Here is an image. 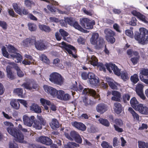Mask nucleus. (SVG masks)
I'll return each instance as SVG.
<instances>
[{
  "label": "nucleus",
  "instance_id": "nucleus-1",
  "mask_svg": "<svg viewBox=\"0 0 148 148\" xmlns=\"http://www.w3.org/2000/svg\"><path fill=\"white\" fill-rule=\"evenodd\" d=\"M139 30L140 34L135 36V39L141 44H146L148 42V30L145 28H141L139 29Z\"/></svg>",
  "mask_w": 148,
  "mask_h": 148
},
{
  "label": "nucleus",
  "instance_id": "nucleus-2",
  "mask_svg": "<svg viewBox=\"0 0 148 148\" xmlns=\"http://www.w3.org/2000/svg\"><path fill=\"white\" fill-rule=\"evenodd\" d=\"M49 80L54 84L61 86L63 84L64 79L62 76L59 73L53 72L49 75Z\"/></svg>",
  "mask_w": 148,
  "mask_h": 148
},
{
  "label": "nucleus",
  "instance_id": "nucleus-3",
  "mask_svg": "<svg viewBox=\"0 0 148 148\" xmlns=\"http://www.w3.org/2000/svg\"><path fill=\"white\" fill-rule=\"evenodd\" d=\"M8 51L10 53V56L13 58L17 59V61L16 62H20L22 59V57L21 55L17 53V50L14 47L11 45H9L8 47Z\"/></svg>",
  "mask_w": 148,
  "mask_h": 148
},
{
  "label": "nucleus",
  "instance_id": "nucleus-4",
  "mask_svg": "<svg viewBox=\"0 0 148 148\" xmlns=\"http://www.w3.org/2000/svg\"><path fill=\"white\" fill-rule=\"evenodd\" d=\"M81 24L87 29H91L93 28V25L95 24L93 20H91L86 18H81L79 20Z\"/></svg>",
  "mask_w": 148,
  "mask_h": 148
},
{
  "label": "nucleus",
  "instance_id": "nucleus-5",
  "mask_svg": "<svg viewBox=\"0 0 148 148\" xmlns=\"http://www.w3.org/2000/svg\"><path fill=\"white\" fill-rule=\"evenodd\" d=\"M83 87L80 85H79L77 88L78 90L81 91L83 90L82 94H90L92 96L95 98H99V94L97 93L96 91L94 90L87 88H84V89Z\"/></svg>",
  "mask_w": 148,
  "mask_h": 148
},
{
  "label": "nucleus",
  "instance_id": "nucleus-6",
  "mask_svg": "<svg viewBox=\"0 0 148 148\" xmlns=\"http://www.w3.org/2000/svg\"><path fill=\"white\" fill-rule=\"evenodd\" d=\"M90 41L91 44L99 47L103 44V40L99 38V35L97 33H94L92 34Z\"/></svg>",
  "mask_w": 148,
  "mask_h": 148
},
{
  "label": "nucleus",
  "instance_id": "nucleus-7",
  "mask_svg": "<svg viewBox=\"0 0 148 148\" xmlns=\"http://www.w3.org/2000/svg\"><path fill=\"white\" fill-rule=\"evenodd\" d=\"M104 33L106 34V38L108 42L113 43L115 41V39L113 37L115 35V33L109 29L105 30Z\"/></svg>",
  "mask_w": 148,
  "mask_h": 148
},
{
  "label": "nucleus",
  "instance_id": "nucleus-8",
  "mask_svg": "<svg viewBox=\"0 0 148 148\" xmlns=\"http://www.w3.org/2000/svg\"><path fill=\"white\" fill-rule=\"evenodd\" d=\"M107 69L110 73L112 72V70L116 75L119 76L121 75V70L115 64L112 63L109 64H105Z\"/></svg>",
  "mask_w": 148,
  "mask_h": 148
},
{
  "label": "nucleus",
  "instance_id": "nucleus-9",
  "mask_svg": "<svg viewBox=\"0 0 148 148\" xmlns=\"http://www.w3.org/2000/svg\"><path fill=\"white\" fill-rule=\"evenodd\" d=\"M35 119L34 116L32 115L29 117L26 115H25L23 116V123L26 126L31 127L33 124Z\"/></svg>",
  "mask_w": 148,
  "mask_h": 148
},
{
  "label": "nucleus",
  "instance_id": "nucleus-10",
  "mask_svg": "<svg viewBox=\"0 0 148 148\" xmlns=\"http://www.w3.org/2000/svg\"><path fill=\"white\" fill-rule=\"evenodd\" d=\"M61 45L68 52L69 54L71 55L74 58L77 57V56L74 54L76 53V50L74 47L70 45H67L64 42H62Z\"/></svg>",
  "mask_w": 148,
  "mask_h": 148
},
{
  "label": "nucleus",
  "instance_id": "nucleus-11",
  "mask_svg": "<svg viewBox=\"0 0 148 148\" xmlns=\"http://www.w3.org/2000/svg\"><path fill=\"white\" fill-rule=\"evenodd\" d=\"M143 84L138 83L136 87V91L138 95L142 99L145 100L146 98L143 93Z\"/></svg>",
  "mask_w": 148,
  "mask_h": 148
},
{
  "label": "nucleus",
  "instance_id": "nucleus-12",
  "mask_svg": "<svg viewBox=\"0 0 148 148\" xmlns=\"http://www.w3.org/2000/svg\"><path fill=\"white\" fill-rule=\"evenodd\" d=\"M43 88L45 91L50 94L53 97H55L56 96L58 90L56 89L46 85H44Z\"/></svg>",
  "mask_w": 148,
  "mask_h": 148
},
{
  "label": "nucleus",
  "instance_id": "nucleus-13",
  "mask_svg": "<svg viewBox=\"0 0 148 148\" xmlns=\"http://www.w3.org/2000/svg\"><path fill=\"white\" fill-rule=\"evenodd\" d=\"M37 141L46 145H49L52 143L51 140L47 137L41 136L37 138Z\"/></svg>",
  "mask_w": 148,
  "mask_h": 148
},
{
  "label": "nucleus",
  "instance_id": "nucleus-14",
  "mask_svg": "<svg viewBox=\"0 0 148 148\" xmlns=\"http://www.w3.org/2000/svg\"><path fill=\"white\" fill-rule=\"evenodd\" d=\"M112 94L113 95L111 98L112 100L117 102L121 101V94L120 92L116 90H112Z\"/></svg>",
  "mask_w": 148,
  "mask_h": 148
},
{
  "label": "nucleus",
  "instance_id": "nucleus-15",
  "mask_svg": "<svg viewBox=\"0 0 148 148\" xmlns=\"http://www.w3.org/2000/svg\"><path fill=\"white\" fill-rule=\"evenodd\" d=\"M140 113L144 114H148V108L143 104H140L138 106V108L136 110Z\"/></svg>",
  "mask_w": 148,
  "mask_h": 148
},
{
  "label": "nucleus",
  "instance_id": "nucleus-16",
  "mask_svg": "<svg viewBox=\"0 0 148 148\" xmlns=\"http://www.w3.org/2000/svg\"><path fill=\"white\" fill-rule=\"evenodd\" d=\"M106 79V82L108 83L111 88L112 89H118V87L120 86L119 84L109 77L107 78Z\"/></svg>",
  "mask_w": 148,
  "mask_h": 148
},
{
  "label": "nucleus",
  "instance_id": "nucleus-17",
  "mask_svg": "<svg viewBox=\"0 0 148 148\" xmlns=\"http://www.w3.org/2000/svg\"><path fill=\"white\" fill-rule=\"evenodd\" d=\"M35 42V46L36 48L39 50H42L47 48V46L41 40H39Z\"/></svg>",
  "mask_w": 148,
  "mask_h": 148
},
{
  "label": "nucleus",
  "instance_id": "nucleus-18",
  "mask_svg": "<svg viewBox=\"0 0 148 148\" xmlns=\"http://www.w3.org/2000/svg\"><path fill=\"white\" fill-rule=\"evenodd\" d=\"M96 109L98 112L103 114L107 110L108 107L104 104L101 103L97 105Z\"/></svg>",
  "mask_w": 148,
  "mask_h": 148
},
{
  "label": "nucleus",
  "instance_id": "nucleus-19",
  "mask_svg": "<svg viewBox=\"0 0 148 148\" xmlns=\"http://www.w3.org/2000/svg\"><path fill=\"white\" fill-rule=\"evenodd\" d=\"M71 125L76 128L82 131H84L86 130V126L82 123L75 121L72 122Z\"/></svg>",
  "mask_w": 148,
  "mask_h": 148
},
{
  "label": "nucleus",
  "instance_id": "nucleus-20",
  "mask_svg": "<svg viewBox=\"0 0 148 148\" xmlns=\"http://www.w3.org/2000/svg\"><path fill=\"white\" fill-rule=\"evenodd\" d=\"M36 40V38L34 37L27 38L23 41V44L25 46H29L33 44Z\"/></svg>",
  "mask_w": 148,
  "mask_h": 148
},
{
  "label": "nucleus",
  "instance_id": "nucleus-21",
  "mask_svg": "<svg viewBox=\"0 0 148 148\" xmlns=\"http://www.w3.org/2000/svg\"><path fill=\"white\" fill-rule=\"evenodd\" d=\"M87 60L92 65L94 66H97L98 64V60L94 55L88 57Z\"/></svg>",
  "mask_w": 148,
  "mask_h": 148
},
{
  "label": "nucleus",
  "instance_id": "nucleus-22",
  "mask_svg": "<svg viewBox=\"0 0 148 148\" xmlns=\"http://www.w3.org/2000/svg\"><path fill=\"white\" fill-rule=\"evenodd\" d=\"M132 13L133 15L137 16L140 20L145 23H148V21L146 20L145 16L136 10L133 11Z\"/></svg>",
  "mask_w": 148,
  "mask_h": 148
},
{
  "label": "nucleus",
  "instance_id": "nucleus-23",
  "mask_svg": "<svg viewBox=\"0 0 148 148\" xmlns=\"http://www.w3.org/2000/svg\"><path fill=\"white\" fill-rule=\"evenodd\" d=\"M15 141L20 143H23L24 142V136L21 132H18L14 137Z\"/></svg>",
  "mask_w": 148,
  "mask_h": 148
},
{
  "label": "nucleus",
  "instance_id": "nucleus-24",
  "mask_svg": "<svg viewBox=\"0 0 148 148\" xmlns=\"http://www.w3.org/2000/svg\"><path fill=\"white\" fill-rule=\"evenodd\" d=\"M78 134L77 132L75 131H72L70 132V135L67 133H65V135L68 139L71 140H73L76 138Z\"/></svg>",
  "mask_w": 148,
  "mask_h": 148
},
{
  "label": "nucleus",
  "instance_id": "nucleus-25",
  "mask_svg": "<svg viewBox=\"0 0 148 148\" xmlns=\"http://www.w3.org/2000/svg\"><path fill=\"white\" fill-rule=\"evenodd\" d=\"M114 110L117 114L120 113L122 110V107L121 105L119 102H115L114 103Z\"/></svg>",
  "mask_w": 148,
  "mask_h": 148
},
{
  "label": "nucleus",
  "instance_id": "nucleus-26",
  "mask_svg": "<svg viewBox=\"0 0 148 148\" xmlns=\"http://www.w3.org/2000/svg\"><path fill=\"white\" fill-rule=\"evenodd\" d=\"M30 110L34 112L39 113L41 112V110L40 107L38 105L34 103L30 107Z\"/></svg>",
  "mask_w": 148,
  "mask_h": 148
},
{
  "label": "nucleus",
  "instance_id": "nucleus-27",
  "mask_svg": "<svg viewBox=\"0 0 148 148\" xmlns=\"http://www.w3.org/2000/svg\"><path fill=\"white\" fill-rule=\"evenodd\" d=\"M7 132L11 135L13 137L19 131L18 130L14 127V126L12 127H8L6 128Z\"/></svg>",
  "mask_w": 148,
  "mask_h": 148
},
{
  "label": "nucleus",
  "instance_id": "nucleus-28",
  "mask_svg": "<svg viewBox=\"0 0 148 148\" xmlns=\"http://www.w3.org/2000/svg\"><path fill=\"white\" fill-rule=\"evenodd\" d=\"M51 128L54 130L59 127L60 125L58 120L55 119H52L51 123L50 124Z\"/></svg>",
  "mask_w": 148,
  "mask_h": 148
},
{
  "label": "nucleus",
  "instance_id": "nucleus-29",
  "mask_svg": "<svg viewBox=\"0 0 148 148\" xmlns=\"http://www.w3.org/2000/svg\"><path fill=\"white\" fill-rule=\"evenodd\" d=\"M10 104L13 108L16 110H18L20 108V105L18 99L12 100L10 102Z\"/></svg>",
  "mask_w": 148,
  "mask_h": 148
},
{
  "label": "nucleus",
  "instance_id": "nucleus-30",
  "mask_svg": "<svg viewBox=\"0 0 148 148\" xmlns=\"http://www.w3.org/2000/svg\"><path fill=\"white\" fill-rule=\"evenodd\" d=\"M130 103L132 106L136 110L138 105V101L136 98L133 97L132 99L130 100Z\"/></svg>",
  "mask_w": 148,
  "mask_h": 148
},
{
  "label": "nucleus",
  "instance_id": "nucleus-31",
  "mask_svg": "<svg viewBox=\"0 0 148 148\" xmlns=\"http://www.w3.org/2000/svg\"><path fill=\"white\" fill-rule=\"evenodd\" d=\"M100 123L106 127H108L110 125V123L106 119L100 118L98 120Z\"/></svg>",
  "mask_w": 148,
  "mask_h": 148
},
{
  "label": "nucleus",
  "instance_id": "nucleus-32",
  "mask_svg": "<svg viewBox=\"0 0 148 148\" xmlns=\"http://www.w3.org/2000/svg\"><path fill=\"white\" fill-rule=\"evenodd\" d=\"M79 145L73 142H69L64 145V148H74V147H78Z\"/></svg>",
  "mask_w": 148,
  "mask_h": 148
},
{
  "label": "nucleus",
  "instance_id": "nucleus-33",
  "mask_svg": "<svg viewBox=\"0 0 148 148\" xmlns=\"http://www.w3.org/2000/svg\"><path fill=\"white\" fill-rule=\"evenodd\" d=\"M83 102L85 103L86 106L88 105H92L95 104V103L91 99H88L86 97H85L83 99Z\"/></svg>",
  "mask_w": 148,
  "mask_h": 148
},
{
  "label": "nucleus",
  "instance_id": "nucleus-34",
  "mask_svg": "<svg viewBox=\"0 0 148 148\" xmlns=\"http://www.w3.org/2000/svg\"><path fill=\"white\" fill-rule=\"evenodd\" d=\"M14 68L16 70L17 74L19 77H22L24 76V73L21 70L19 67L16 64H15Z\"/></svg>",
  "mask_w": 148,
  "mask_h": 148
},
{
  "label": "nucleus",
  "instance_id": "nucleus-35",
  "mask_svg": "<svg viewBox=\"0 0 148 148\" xmlns=\"http://www.w3.org/2000/svg\"><path fill=\"white\" fill-rule=\"evenodd\" d=\"M128 111L132 114L133 117L134 119H136L137 121H138L139 119V116L131 107H130L128 108Z\"/></svg>",
  "mask_w": 148,
  "mask_h": 148
},
{
  "label": "nucleus",
  "instance_id": "nucleus-36",
  "mask_svg": "<svg viewBox=\"0 0 148 148\" xmlns=\"http://www.w3.org/2000/svg\"><path fill=\"white\" fill-rule=\"evenodd\" d=\"M40 29L43 31L46 32H49L51 31V28L48 26L45 25H39Z\"/></svg>",
  "mask_w": 148,
  "mask_h": 148
},
{
  "label": "nucleus",
  "instance_id": "nucleus-37",
  "mask_svg": "<svg viewBox=\"0 0 148 148\" xmlns=\"http://www.w3.org/2000/svg\"><path fill=\"white\" fill-rule=\"evenodd\" d=\"M12 6L16 12L19 15L22 14L21 10L17 3H13L12 4Z\"/></svg>",
  "mask_w": 148,
  "mask_h": 148
},
{
  "label": "nucleus",
  "instance_id": "nucleus-38",
  "mask_svg": "<svg viewBox=\"0 0 148 148\" xmlns=\"http://www.w3.org/2000/svg\"><path fill=\"white\" fill-rule=\"evenodd\" d=\"M34 124L33 125V127L35 128L36 129L40 130L42 128L41 124L38 121H34L33 122Z\"/></svg>",
  "mask_w": 148,
  "mask_h": 148
},
{
  "label": "nucleus",
  "instance_id": "nucleus-39",
  "mask_svg": "<svg viewBox=\"0 0 148 148\" xmlns=\"http://www.w3.org/2000/svg\"><path fill=\"white\" fill-rule=\"evenodd\" d=\"M14 93L18 95L19 96L22 97L23 95V90L21 88H18L14 89L13 90Z\"/></svg>",
  "mask_w": 148,
  "mask_h": 148
},
{
  "label": "nucleus",
  "instance_id": "nucleus-40",
  "mask_svg": "<svg viewBox=\"0 0 148 148\" xmlns=\"http://www.w3.org/2000/svg\"><path fill=\"white\" fill-rule=\"evenodd\" d=\"M90 83L93 85L96 86L98 84L99 82V80L97 77H95L93 79L89 80Z\"/></svg>",
  "mask_w": 148,
  "mask_h": 148
},
{
  "label": "nucleus",
  "instance_id": "nucleus-41",
  "mask_svg": "<svg viewBox=\"0 0 148 148\" xmlns=\"http://www.w3.org/2000/svg\"><path fill=\"white\" fill-rule=\"evenodd\" d=\"M64 95V91L62 90H59L57 91V94L55 98H56L58 99L61 100L63 97V95Z\"/></svg>",
  "mask_w": 148,
  "mask_h": 148
},
{
  "label": "nucleus",
  "instance_id": "nucleus-42",
  "mask_svg": "<svg viewBox=\"0 0 148 148\" xmlns=\"http://www.w3.org/2000/svg\"><path fill=\"white\" fill-rule=\"evenodd\" d=\"M138 145L139 148H148V144L144 142L138 141Z\"/></svg>",
  "mask_w": 148,
  "mask_h": 148
},
{
  "label": "nucleus",
  "instance_id": "nucleus-43",
  "mask_svg": "<svg viewBox=\"0 0 148 148\" xmlns=\"http://www.w3.org/2000/svg\"><path fill=\"white\" fill-rule=\"evenodd\" d=\"M65 21L66 23L72 26L73 24L75 19L72 17L67 18L65 19Z\"/></svg>",
  "mask_w": 148,
  "mask_h": 148
},
{
  "label": "nucleus",
  "instance_id": "nucleus-44",
  "mask_svg": "<svg viewBox=\"0 0 148 148\" xmlns=\"http://www.w3.org/2000/svg\"><path fill=\"white\" fill-rule=\"evenodd\" d=\"M22 86L25 88L29 90H31L32 89V84L30 83H24L22 84Z\"/></svg>",
  "mask_w": 148,
  "mask_h": 148
},
{
  "label": "nucleus",
  "instance_id": "nucleus-45",
  "mask_svg": "<svg viewBox=\"0 0 148 148\" xmlns=\"http://www.w3.org/2000/svg\"><path fill=\"white\" fill-rule=\"evenodd\" d=\"M72 26H73L75 29H77L81 31L84 32V30L79 25L78 23L76 21L75 22Z\"/></svg>",
  "mask_w": 148,
  "mask_h": 148
},
{
  "label": "nucleus",
  "instance_id": "nucleus-46",
  "mask_svg": "<svg viewBox=\"0 0 148 148\" xmlns=\"http://www.w3.org/2000/svg\"><path fill=\"white\" fill-rule=\"evenodd\" d=\"M40 101L41 103L43 106H45V104L49 106L51 104L50 101L46 100L44 98H41L40 99Z\"/></svg>",
  "mask_w": 148,
  "mask_h": 148
},
{
  "label": "nucleus",
  "instance_id": "nucleus-47",
  "mask_svg": "<svg viewBox=\"0 0 148 148\" xmlns=\"http://www.w3.org/2000/svg\"><path fill=\"white\" fill-rule=\"evenodd\" d=\"M59 32L60 33L61 36L63 37V39L64 40H66V38L65 37L68 36L69 35V34L63 29H60Z\"/></svg>",
  "mask_w": 148,
  "mask_h": 148
},
{
  "label": "nucleus",
  "instance_id": "nucleus-48",
  "mask_svg": "<svg viewBox=\"0 0 148 148\" xmlns=\"http://www.w3.org/2000/svg\"><path fill=\"white\" fill-rule=\"evenodd\" d=\"M130 79L131 81L135 84L139 80L138 75L136 74H135L132 76L131 77Z\"/></svg>",
  "mask_w": 148,
  "mask_h": 148
},
{
  "label": "nucleus",
  "instance_id": "nucleus-49",
  "mask_svg": "<svg viewBox=\"0 0 148 148\" xmlns=\"http://www.w3.org/2000/svg\"><path fill=\"white\" fill-rule=\"evenodd\" d=\"M40 58L41 60L45 63L49 64V60L45 55H42Z\"/></svg>",
  "mask_w": 148,
  "mask_h": 148
},
{
  "label": "nucleus",
  "instance_id": "nucleus-50",
  "mask_svg": "<svg viewBox=\"0 0 148 148\" xmlns=\"http://www.w3.org/2000/svg\"><path fill=\"white\" fill-rule=\"evenodd\" d=\"M29 29L31 31L36 30V25L34 23H29L28 24Z\"/></svg>",
  "mask_w": 148,
  "mask_h": 148
},
{
  "label": "nucleus",
  "instance_id": "nucleus-51",
  "mask_svg": "<svg viewBox=\"0 0 148 148\" xmlns=\"http://www.w3.org/2000/svg\"><path fill=\"white\" fill-rule=\"evenodd\" d=\"M101 146L103 148H112L111 145H110L107 142L105 141L102 142Z\"/></svg>",
  "mask_w": 148,
  "mask_h": 148
},
{
  "label": "nucleus",
  "instance_id": "nucleus-52",
  "mask_svg": "<svg viewBox=\"0 0 148 148\" xmlns=\"http://www.w3.org/2000/svg\"><path fill=\"white\" fill-rule=\"evenodd\" d=\"M139 59L140 56H138L136 57L132 58L130 60L133 64L135 65L138 63Z\"/></svg>",
  "mask_w": 148,
  "mask_h": 148
},
{
  "label": "nucleus",
  "instance_id": "nucleus-53",
  "mask_svg": "<svg viewBox=\"0 0 148 148\" xmlns=\"http://www.w3.org/2000/svg\"><path fill=\"white\" fill-rule=\"evenodd\" d=\"M121 77L123 80H126L128 79L129 77L127 73L125 71L122 72Z\"/></svg>",
  "mask_w": 148,
  "mask_h": 148
},
{
  "label": "nucleus",
  "instance_id": "nucleus-54",
  "mask_svg": "<svg viewBox=\"0 0 148 148\" xmlns=\"http://www.w3.org/2000/svg\"><path fill=\"white\" fill-rule=\"evenodd\" d=\"M1 50L2 53L4 56L8 58H9L10 57L9 56L8 53L7 51L6 48L5 47H3L2 48Z\"/></svg>",
  "mask_w": 148,
  "mask_h": 148
},
{
  "label": "nucleus",
  "instance_id": "nucleus-55",
  "mask_svg": "<svg viewBox=\"0 0 148 148\" xmlns=\"http://www.w3.org/2000/svg\"><path fill=\"white\" fill-rule=\"evenodd\" d=\"M37 119L40 121L41 124L43 125H45L46 123V122L45 120L43 118V117L37 115Z\"/></svg>",
  "mask_w": 148,
  "mask_h": 148
},
{
  "label": "nucleus",
  "instance_id": "nucleus-56",
  "mask_svg": "<svg viewBox=\"0 0 148 148\" xmlns=\"http://www.w3.org/2000/svg\"><path fill=\"white\" fill-rule=\"evenodd\" d=\"M115 125L121 126L123 124V123L122 120L119 119H116L114 121Z\"/></svg>",
  "mask_w": 148,
  "mask_h": 148
},
{
  "label": "nucleus",
  "instance_id": "nucleus-57",
  "mask_svg": "<svg viewBox=\"0 0 148 148\" xmlns=\"http://www.w3.org/2000/svg\"><path fill=\"white\" fill-rule=\"evenodd\" d=\"M71 98V96L69 94L66 93L65 94L64 92V95L62 98V100L64 101H67L69 100Z\"/></svg>",
  "mask_w": 148,
  "mask_h": 148
},
{
  "label": "nucleus",
  "instance_id": "nucleus-58",
  "mask_svg": "<svg viewBox=\"0 0 148 148\" xmlns=\"http://www.w3.org/2000/svg\"><path fill=\"white\" fill-rule=\"evenodd\" d=\"M7 76L11 80L14 79L16 78L15 75L12 72L7 73Z\"/></svg>",
  "mask_w": 148,
  "mask_h": 148
},
{
  "label": "nucleus",
  "instance_id": "nucleus-59",
  "mask_svg": "<svg viewBox=\"0 0 148 148\" xmlns=\"http://www.w3.org/2000/svg\"><path fill=\"white\" fill-rule=\"evenodd\" d=\"M125 34L127 36L131 38H133L134 36V34L132 31L129 30H127L125 31Z\"/></svg>",
  "mask_w": 148,
  "mask_h": 148
},
{
  "label": "nucleus",
  "instance_id": "nucleus-60",
  "mask_svg": "<svg viewBox=\"0 0 148 148\" xmlns=\"http://www.w3.org/2000/svg\"><path fill=\"white\" fill-rule=\"evenodd\" d=\"M0 26L4 29H6L7 27V24L6 22L3 21H0Z\"/></svg>",
  "mask_w": 148,
  "mask_h": 148
},
{
  "label": "nucleus",
  "instance_id": "nucleus-61",
  "mask_svg": "<svg viewBox=\"0 0 148 148\" xmlns=\"http://www.w3.org/2000/svg\"><path fill=\"white\" fill-rule=\"evenodd\" d=\"M140 73L144 76H147L148 77V69H142Z\"/></svg>",
  "mask_w": 148,
  "mask_h": 148
},
{
  "label": "nucleus",
  "instance_id": "nucleus-62",
  "mask_svg": "<svg viewBox=\"0 0 148 148\" xmlns=\"http://www.w3.org/2000/svg\"><path fill=\"white\" fill-rule=\"evenodd\" d=\"M136 18L134 17H133L130 22H129V24L130 25L132 26H135L136 25Z\"/></svg>",
  "mask_w": 148,
  "mask_h": 148
},
{
  "label": "nucleus",
  "instance_id": "nucleus-63",
  "mask_svg": "<svg viewBox=\"0 0 148 148\" xmlns=\"http://www.w3.org/2000/svg\"><path fill=\"white\" fill-rule=\"evenodd\" d=\"M25 3L27 7L31 6L33 3V2L29 0H25Z\"/></svg>",
  "mask_w": 148,
  "mask_h": 148
},
{
  "label": "nucleus",
  "instance_id": "nucleus-64",
  "mask_svg": "<svg viewBox=\"0 0 148 148\" xmlns=\"http://www.w3.org/2000/svg\"><path fill=\"white\" fill-rule=\"evenodd\" d=\"M9 148H18V145L14 142H10L9 144Z\"/></svg>",
  "mask_w": 148,
  "mask_h": 148
}]
</instances>
